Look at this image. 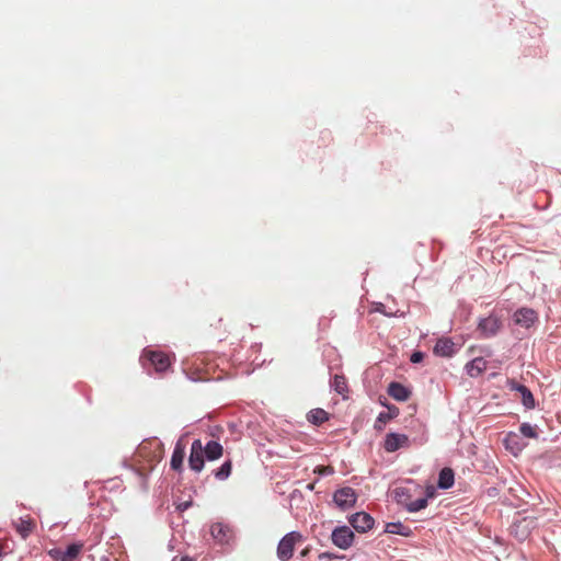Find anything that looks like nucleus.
I'll return each instance as SVG.
<instances>
[{
    "label": "nucleus",
    "instance_id": "nucleus-22",
    "mask_svg": "<svg viewBox=\"0 0 561 561\" xmlns=\"http://www.w3.org/2000/svg\"><path fill=\"white\" fill-rule=\"evenodd\" d=\"M333 389L343 397L348 392L346 378L343 375H335L332 380Z\"/></svg>",
    "mask_w": 561,
    "mask_h": 561
},
{
    "label": "nucleus",
    "instance_id": "nucleus-17",
    "mask_svg": "<svg viewBox=\"0 0 561 561\" xmlns=\"http://www.w3.org/2000/svg\"><path fill=\"white\" fill-rule=\"evenodd\" d=\"M486 369V360L482 357H477L466 365L467 374L470 377H478Z\"/></svg>",
    "mask_w": 561,
    "mask_h": 561
},
{
    "label": "nucleus",
    "instance_id": "nucleus-14",
    "mask_svg": "<svg viewBox=\"0 0 561 561\" xmlns=\"http://www.w3.org/2000/svg\"><path fill=\"white\" fill-rule=\"evenodd\" d=\"M455 353V343L448 337L439 339L434 346V354L449 357Z\"/></svg>",
    "mask_w": 561,
    "mask_h": 561
},
{
    "label": "nucleus",
    "instance_id": "nucleus-33",
    "mask_svg": "<svg viewBox=\"0 0 561 561\" xmlns=\"http://www.w3.org/2000/svg\"><path fill=\"white\" fill-rule=\"evenodd\" d=\"M513 438H516V436H507V437L505 438V443H506V446H507V447H508V443H510V440H511V439H513Z\"/></svg>",
    "mask_w": 561,
    "mask_h": 561
},
{
    "label": "nucleus",
    "instance_id": "nucleus-6",
    "mask_svg": "<svg viewBox=\"0 0 561 561\" xmlns=\"http://www.w3.org/2000/svg\"><path fill=\"white\" fill-rule=\"evenodd\" d=\"M142 358H146L159 373L165 371L171 365L170 357L160 351L145 350Z\"/></svg>",
    "mask_w": 561,
    "mask_h": 561
},
{
    "label": "nucleus",
    "instance_id": "nucleus-20",
    "mask_svg": "<svg viewBox=\"0 0 561 561\" xmlns=\"http://www.w3.org/2000/svg\"><path fill=\"white\" fill-rule=\"evenodd\" d=\"M307 419L310 423L320 425L329 420V413L323 409H313L308 413Z\"/></svg>",
    "mask_w": 561,
    "mask_h": 561
},
{
    "label": "nucleus",
    "instance_id": "nucleus-16",
    "mask_svg": "<svg viewBox=\"0 0 561 561\" xmlns=\"http://www.w3.org/2000/svg\"><path fill=\"white\" fill-rule=\"evenodd\" d=\"M185 457V446L179 440L175 444L174 450L172 453L170 466L173 470L180 471L183 466V460Z\"/></svg>",
    "mask_w": 561,
    "mask_h": 561
},
{
    "label": "nucleus",
    "instance_id": "nucleus-12",
    "mask_svg": "<svg viewBox=\"0 0 561 561\" xmlns=\"http://www.w3.org/2000/svg\"><path fill=\"white\" fill-rule=\"evenodd\" d=\"M514 320L523 328H530L537 320V313L530 308H520L514 313Z\"/></svg>",
    "mask_w": 561,
    "mask_h": 561
},
{
    "label": "nucleus",
    "instance_id": "nucleus-5",
    "mask_svg": "<svg viewBox=\"0 0 561 561\" xmlns=\"http://www.w3.org/2000/svg\"><path fill=\"white\" fill-rule=\"evenodd\" d=\"M331 539L336 547L346 550L353 545L354 533L347 526H340L332 531Z\"/></svg>",
    "mask_w": 561,
    "mask_h": 561
},
{
    "label": "nucleus",
    "instance_id": "nucleus-24",
    "mask_svg": "<svg viewBox=\"0 0 561 561\" xmlns=\"http://www.w3.org/2000/svg\"><path fill=\"white\" fill-rule=\"evenodd\" d=\"M83 549V543L81 542H75L68 546L67 550L64 551L66 561H71L72 559H76L80 552Z\"/></svg>",
    "mask_w": 561,
    "mask_h": 561
},
{
    "label": "nucleus",
    "instance_id": "nucleus-2",
    "mask_svg": "<svg viewBox=\"0 0 561 561\" xmlns=\"http://www.w3.org/2000/svg\"><path fill=\"white\" fill-rule=\"evenodd\" d=\"M397 503L403 505L409 512H419L427 506V497H420L412 501L409 489L397 488L393 491Z\"/></svg>",
    "mask_w": 561,
    "mask_h": 561
},
{
    "label": "nucleus",
    "instance_id": "nucleus-1",
    "mask_svg": "<svg viewBox=\"0 0 561 561\" xmlns=\"http://www.w3.org/2000/svg\"><path fill=\"white\" fill-rule=\"evenodd\" d=\"M304 541V536L299 531H290L286 534L277 546V557L282 561H288L295 551L297 543Z\"/></svg>",
    "mask_w": 561,
    "mask_h": 561
},
{
    "label": "nucleus",
    "instance_id": "nucleus-19",
    "mask_svg": "<svg viewBox=\"0 0 561 561\" xmlns=\"http://www.w3.org/2000/svg\"><path fill=\"white\" fill-rule=\"evenodd\" d=\"M455 481L454 471L450 468H444L440 470L438 476V486L440 489H449L453 486Z\"/></svg>",
    "mask_w": 561,
    "mask_h": 561
},
{
    "label": "nucleus",
    "instance_id": "nucleus-9",
    "mask_svg": "<svg viewBox=\"0 0 561 561\" xmlns=\"http://www.w3.org/2000/svg\"><path fill=\"white\" fill-rule=\"evenodd\" d=\"M348 522L358 533H366L370 530L375 524L374 518L365 512H358L353 514L348 518Z\"/></svg>",
    "mask_w": 561,
    "mask_h": 561
},
{
    "label": "nucleus",
    "instance_id": "nucleus-27",
    "mask_svg": "<svg viewBox=\"0 0 561 561\" xmlns=\"http://www.w3.org/2000/svg\"><path fill=\"white\" fill-rule=\"evenodd\" d=\"M520 433L529 438H536L537 432L534 426H531L529 423H523L519 427Z\"/></svg>",
    "mask_w": 561,
    "mask_h": 561
},
{
    "label": "nucleus",
    "instance_id": "nucleus-34",
    "mask_svg": "<svg viewBox=\"0 0 561 561\" xmlns=\"http://www.w3.org/2000/svg\"><path fill=\"white\" fill-rule=\"evenodd\" d=\"M181 561H194V560L186 556V557L181 558Z\"/></svg>",
    "mask_w": 561,
    "mask_h": 561
},
{
    "label": "nucleus",
    "instance_id": "nucleus-26",
    "mask_svg": "<svg viewBox=\"0 0 561 561\" xmlns=\"http://www.w3.org/2000/svg\"><path fill=\"white\" fill-rule=\"evenodd\" d=\"M398 413H399L398 408H396V407L389 408V412H381L379 414L378 422L387 423L389 420H391L392 417L397 416Z\"/></svg>",
    "mask_w": 561,
    "mask_h": 561
},
{
    "label": "nucleus",
    "instance_id": "nucleus-7",
    "mask_svg": "<svg viewBox=\"0 0 561 561\" xmlns=\"http://www.w3.org/2000/svg\"><path fill=\"white\" fill-rule=\"evenodd\" d=\"M204 445L201 439H195L191 446V454L188 457L190 468L199 472L204 468Z\"/></svg>",
    "mask_w": 561,
    "mask_h": 561
},
{
    "label": "nucleus",
    "instance_id": "nucleus-29",
    "mask_svg": "<svg viewBox=\"0 0 561 561\" xmlns=\"http://www.w3.org/2000/svg\"><path fill=\"white\" fill-rule=\"evenodd\" d=\"M47 553L50 558H53L56 561H66L64 551H61L60 549L54 548L48 550Z\"/></svg>",
    "mask_w": 561,
    "mask_h": 561
},
{
    "label": "nucleus",
    "instance_id": "nucleus-15",
    "mask_svg": "<svg viewBox=\"0 0 561 561\" xmlns=\"http://www.w3.org/2000/svg\"><path fill=\"white\" fill-rule=\"evenodd\" d=\"M210 534L220 543L228 542L231 538V529L221 523L213 524L210 527Z\"/></svg>",
    "mask_w": 561,
    "mask_h": 561
},
{
    "label": "nucleus",
    "instance_id": "nucleus-8",
    "mask_svg": "<svg viewBox=\"0 0 561 561\" xmlns=\"http://www.w3.org/2000/svg\"><path fill=\"white\" fill-rule=\"evenodd\" d=\"M533 527L534 519L530 517H523L511 526V534L519 541H524L529 537Z\"/></svg>",
    "mask_w": 561,
    "mask_h": 561
},
{
    "label": "nucleus",
    "instance_id": "nucleus-28",
    "mask_svg": "<svg viewBox=\"0 0 561 561\" xmlns=\"http://www.w3.org/2000/svg\"><path fill=\"white\" fill-rule=\"evenodd\" d=\"M319 476H330L334 473V468L331 466H318L313 470Z\"/></svg>",
    "mask_w": 561,
    "mask_h": 561
},
{
    "label": "nucleus",
    "instance_id": "nucleus-11",
    "mask_svg": "<svg viewBox=\"0 0 561 561\" xmlns=\"http://www.w3.org/2000/svg\"><path fill=\"white\" fill-rule=\"evenodd\" d=\"M15 531L21 538L26 539L36 528L35 519L31 516L20 517L13 523Z\"/></svg>",
    "mask_w": 561,
    "mask_h": 561
},
{
    "label": "nucleus",
    "instance_id": "nucleus-25",
    "mask_svg": "<svg viewBox=\"0 0 561 561\" xmlns=\"http://www.w3.org/2000/svg\"><path fill=\"white\" fill-rule=\"evenodd\" d=\"M232 470L231 460L225 461L218 470L215 471V478L218 480H226Z\"/></svg>",
    "mask_w": 561,
    "mask_h": 561
},
{
    "label": "nucleus",
    "instance_id": "nucleus-21",
    "mask_svg": "<svg viewBox=\"0 0 561 561\" xmlns=\"http://www.w3.org/2000/svg\"><path fill=\"white\" fill-rule=\"evenodd\" d=\"M515 389L520 393L523 404L527 409H534L535 408V399H534V396L530 392V390L524 385H518Z\"/></svg>",
    "mask_w": 561,
    "mask_h": 561
},
{
    "label": "nucleus",
    "instance_id": "nucleus-10",
    "mask_svg": "<svg viewBox=\"0 0 561 561\" xmlns=\"http://www.w3.org/2000/svg\"><path fill=\"white\" fill-rule=\"evenodd\" d=\"M409 445V437L405 434L389 433L386 435L383 448L388 453H394Z\"/></svg>",
    "mask_w": 561,
    "mask_h": 561
},
{
    "label": "nucleus",
    "instance_id": "nucleus-4",
    "mask_svg": "<svg viewBox=\"0 0 561 561\" xmlns=\"http://www.w3.org/2000/svg\"><path fill=\"white\" fill-rule=\"evenodd\" d=\"M357 495L350 486H344L336 490L333 494L334 503L343 511L353 507L356 503Z\"/></svg>",
    "mask_w": 561,
    "mask_h": 561
},
{
    "label": "nucleus",
    "instance_id": "nucleus-30",
    "mask_svg": "<svg viewBox=\"0 0 561 561\" xmlns=\"http://www.w3.org/2000/svg\"><path fill=\"white\" fill-rule=\"evenodd\" d=\"M424 358V354L422 352H414L411 355V362L412 363H421Z\"/></svg>",
    "mask_w": 561,
    "mask_h": 561
},
{
    "label": "nucleus",
    "instance_id": "nucleus-31",
    "mask_svg": "<svg viewBox=\"0 0 561 561\" xmlns=\"http://www.w3.org/2000/svg\"><path fill=\"white\" fill-rule=\"evenodd\" d=\"M309 552H310V548H309V547H307V548H305V549L300 552V556H301V557H307V556L309 554Z\"/></svg>",
    "mask_w": 561,
    "mask_h": 561
},
{
    "label": "nucleus",
    "instance_id": "nucleus-13",
    "mask_svg": "<svg viewBox=\"0 0 561 561\" xmlns=\"http://www.w3.org/2000/svg\"><path fill=\"white\" fill-rule=\"evenodd\" d=\"M388 394L397 401H407L411 391L400 382H391L388 387Z\"/></svg>",
    "mask_w": 561,
    "mask_h": 561
},
{
    "label": "nucleus",
    "instance_id": "nucleus-23",
    "mask_svg": "<svg viewBox=\"0 0 561 561\" xmlns=\"http://www.w3.org/2000/svg\"><path fill=\"white\" fill-rule=\"evenodd\" d=\"M386 531L389 534H397L401 536H409L411 534V529L409 526L403 525L402 523H388L386 525Z\"/></svg>",
    "mask_w": 561,
    "mask_h": 561
},
{
    "label": "nucleus",
    "instance_id": "nucleus-32",
    "mask_svg": "<svg viewBox=\"0 0 561 561\" xmlns=\"http://www.w3.org/2000/svg\"><path fill=\"white\" fill-rule=\"evenodd\" d=\"M377 311L386 314V316H390V313H387L385 310H383V305H380V307L377 308Z\"/></svg>",
    "mask_w": 561,
    "mask_h": 561
},
{
    "label": "nucleus",
    "instance_id": "nucleus-3",
    "mask_svg": "<svg viewBox=\"0 0 561 561\" xmlns=\"http://www.w3.org/2000/svg\"><path fill=\"white\" fill-rule=\"evenodd\" d=\"M502 328V320L494 314L483 318L479 321L477 331L483 339L496 335Z\"/></svg>",
    "mask_w": 561,
    "mask_h": 561
},
{
    "label": "nucleus",
    "instance_id": "nucleus-18",
    "mask_svg": "<svg viewBox=\"0 0 561 561\" xmlns=\"http://www.w3.org/2000/svg\"><path fill=\"white\" fill-rule=\"evenodd\" d=\"M222 453L224 448L218 442L210 440L204 446V454L208 460L219 459L222 456Z\"/></svg>",
    "mask_w": 561,
    "mask_h": 561
}]
</instances>
